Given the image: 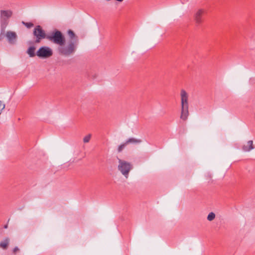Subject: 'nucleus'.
<instances>
[{"label":"nucleus","mask_w":255,"mask_h":255,"mask_svg":"<svg viewBox=\"0 0 255 255\" xmlns=\"http://www.w3.org/2000/svg\"><path fill=\"white\" fill-rule=\"evenodd\" d=\"M21 23L27 28H30L34 26V24L32 22H26L23 21Z\"/></svg>","instance_id":"a211bd4d"},{"label":"nucleus","mask_w":255,"mask_h":255,"mask_svg":"<svg viewBox=\"0 0 255 255\" xmlns=\"http://www.w3.org/2000/svg\"><path fill=\"white\" fill-rule=\"evenodd\" d=\"M189 107H181L180 118L183 121H186L189 116Z\"/></svg>","instance_id":"9d476101"},{"label":"nucleus","mask_w":255,"mask_h":255,"mask_svg":"<svg viewBox=\"0 0 255 255\" xmlns=\"http://www.w3.org/2000/svg\"><path fill=\"white\" fill-rule=\"evenodd\" d=\"M5 36L8 42L10 44H15L17 39V35L15 32L12 31H7L6 33L2 34V39Z\"/></svg>","instance_id":"423d86ee"},{"label":"nucleus","mask_w":255,"mask_h":255,"mask_svg":"<svg viewBox=\"0 0 255 255\" xmlns=\"http://www.w3.org/2000/svg\"><path fill=\"white\" fill-rule=\"evenodd\" d=\"M36 55L39 57H48V47H41L37 51Z\"/></svg>","instance_id":"1a4fd4ad"},{"label":"nucleus","mask_w":255,"mask_h":255,"mask_svg":"<svg viewBox=\"0 0 255 255\" xmlns=\"http://www.w3.org/2000/svg\"><path fill=\"white\" fill-rule=\"evenodd\" d=\"M208 177H209V178H211V176L210 175H208Z\"/></svg>","instance_id":"4be33fe9"},{"label":"nucleus","mask_w":255,"mask_h":255,"mask_svg":"<svg viewBox=\"0 0 255 255\" xmlns=\"http://www.w3.org/2000/svg\"><path fill=\"white\" fill-rule=\"evenodd\" d=\"M9 244V239L5 238L4 240L0 243V248L3 249H6Z\"/></svg>","instance_id":"ddd939ff"},{"label":"nucleus","mask_w":255,"mask_h":255,"mask_svg":"<svg viewBox=\"0 0 255 255\" xmlns=\"http://www.w3.org/2000/svg\"><path fill=\"white\" fill-rule=\"evenodd\" d=\"M254 148L253 140H249L243 146L242 149L245 152H249Z\"/></svg>","instance_id":"9b49d317"},{"label":"nucleus","mask_w":255,"mask_h":255,"mask_svg":"<svg viewBox=\"0 0 255 255\" xmlns=\"http://www.w3.org/2000/svg\"><path fill=\"white\" fill-rule=\"evenodd\" d=\"M126 141V143H127L128 144L129 143L138 144L141 142V140L139 139H136L133 137H130Z\"/></svg>","instance_id":"f8f14e48"},{"label":"nucleus","mask_w":255,"mask_h":255,"mask_svg":"<svg viewBox=\"0 0 255 255\" xmlns=\"http://www.w3.org/2000/svg\"><path fill=\"white\" fill-rule=\"evenodd\" d=\"M19 251V249L17 247H15L13 250V252L14 253H16L17 251Z\"/></svg>","instance_id":"6ab92c4d"},{"label":"nucleus","mask_w":255,"mask_h":255,"mask_svg":"<svg viewBox=\"0 0 255 255\" xmlns=\"http://www.w3.org/2000/svg\"><path fill=\"white\" fill-rule=\"evenodd\" d=\"M49 39L52 41L54 43L58 45V46L66 40L64 35L58 30L53 31L51 33V35L49 36Z\"/></svg>","instance_id":"20e7f679"},{"label":"nucleus","mask_w":255,"mask_h":255,"mask_svg":"<svg viewBox=\"0 0 255 255\" xmlns=\"http://www.w3.org/2000/svg\"><path fill=\"white\" fill-rule=\"evenodd\" d=\"M35 48L34 46H30L27 50V53L30 57H33L35 56Z\"/></svg>","instance_id":"4468645a"},{"label":"nucleus","mask_w":255,"mask_h":255,"mask_svg":"<svg viewBox=\"0 0 255 255\" xmlns=\"http://www.w3.org/2000/svg\"><path fill=\"white\" fill-rule=\"evenodd\" d=\"M128 145L127 143H126V141L122 144H121V145H120L119 146H118V151L119 152H121L123 150V149Z\"/></svg>","instance_id":"f3484780"},{"label":"nucleus","mask_w":255,"mask_h":255,"mask_svg":"<svg viewBox=\"0 0 255 255\" xmlns=\"http://www.w3.org/2000/svg\"><path fill=\"white\" fill-rule=\"evenodd\" d=\"M215 218V214L213 212H211L207 216V220L209 221L213 220Z\"/></svg>","instance_id":"dca6fc26"},{"label":"nucleus","mask_w":255,"mask_h":255,"mask_svg":"<svg viewBox=\"0 0 255 255\" xmlns=\"http://www.w3.org/2000/svg\"><path fill=\"white\" fill-rule=\"evenodd\" d=\"M91 137H92V134L89 133V134H88L87 135H85L84 138H83V142L84 143H88L90 141L91 138Z\"/></svg>","instance_id":"2eb2a0df"},{"label":"nucleus","mask_w":255,"mask_h":255,"mask_svg":"<svg viewBox=\"0 0 255 255\" xmlns=\"http://www.w3.org/2000/svg\"><path fill=\"white\" fill-rule=\"evenodd\" d=\"M204 10L203 9H198L194 15V20L197 25L200 24L202 23V16Z\"/></svg>","instance_id":"6e6552de"},{"label":"nucleus","mask_w":255,"mask_h":255,"mask_svg":"<svg viewBox=\"0 0 255 255\" xmlns=\"http://www.w3.org/2000/svg\"><path fill=\"white\" fill-rule=\"evenodd\" d=\"M119 164L118 169L124 177L127 179L128 177L129 173L132 168L131 164L125 160L118 159Z\"/></svg>","instance_id":"7ed1b4c3"},{"label":"nucleus","mask_w":255,"mask_h":255,"mask_svg":"<svg viewBox=\"0 0 255 255\" xmlns=\"http://www.w3.org/2000/svg\"><path fill=\"white\" fill-rule=\"evenodd\" d=\"M69 37L57 48L59 54L64 57L73 55L76 51L79 44L78 36L72 30H68Z\"/></svg>","instance_id":"f257e3e1"},{"label":"nucleus","mask_w":255,"mask_h":255,"mask_svg":"<svg viewBox=\"0 0 255 255\" xmlns=\"http://www.w3.org/2000/svg\"><path fill=\"white\" fill-rule=\"evenodd\" d=\"M33 35L36 37L35 43H39L46 36L45 31L40 25L36 26L33 30Z\"/></svg>","instance_id":"39448f33"},{"label":"nucleus","mask_w":255,"mask_h":255,"mask_svg":"<svg viewBox=\"0 0 255 255\" xmlns=\"http://www.w3.org/2000/svg\"><path fill=\"white\" fill-rule=\"evenodd\" d=\"M181 107H189L188 94L184 89L180 91Z\"/></svg>","instance_id":"0eeeda50"},{"label":"nucleus","mask_w":255,"mask_h":255,"mask_svg":"<svg viewBox=\"0 0 255 255\" xmlns=\"http://www.w3.org/2000/svg\"><path fill=\"white\" fill-rule=\"evenodd\" d=\"M13 14L10 9H1L0 10V40L2 39V34L5 32V29L9 22V19Z\"/></svg>","instance_id":"f03ea898"},{"label":"nucleus","mask_w":255,"mask_h":255,"mask_svg":"<svg viewBox=\"0 0 255 255\" xmlns=\"http://www.w3.org/2000/svg\"><path fill=\"white\" fill-rule=\"evenodd\" d=\"M3 228H4V229H7V228H8V225H7V224L5 225L4 226Z\"/></svg>","instance_id":"412c9836"},{"label":"nucleus","mask_w":255,"mask_h":255,"mask_svg":"<svg viewBox=\"0 0 255 255\" xmlns=\"http://www.w3.org/2000/svg\"><path fill=\"white\" fill-rule=\"evenodd\" d=\"M52 54V50L49 48V56H51Z\"/></svg>","instance_id":"aec40b11"}]
</instances>
